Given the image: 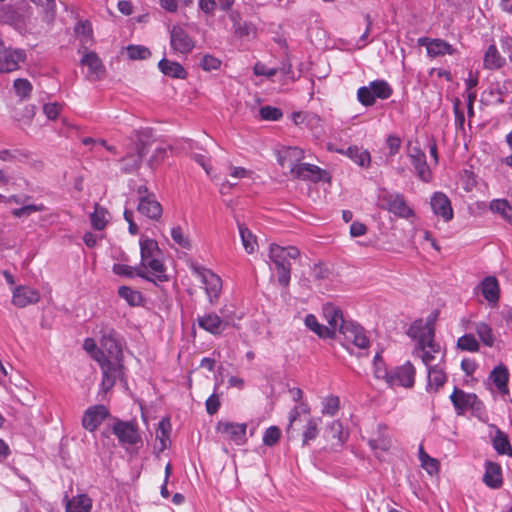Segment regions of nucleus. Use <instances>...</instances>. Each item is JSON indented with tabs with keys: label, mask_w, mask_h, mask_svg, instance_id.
I'll return each instance as SVG.
<instances>
[{
	"label": "nucleus",
	"mask_w": 512,
	"mask_h": 512,
	"mask_svg": "<svg viewBox=\"0 0 512 512\" xmlns=\"http://www.w3.org/2000/svg\"><path fill=\"white\" fill-rule=\"evenodd\" d=\"M259 114L263 120L267 121H278L283 116V113L279 108L269 105L261 107Z\"/></svg>",
	"instance_id": "nucleus-53"
},
{
	"label": "nucleus",
	"mask_w": 512,
	"mask_h": 512,
	"mask_svg": "<svg viewBox=\"0 0 512 512\" xmlns=\"http://www.w3.org/2000/svg\"><path fill=\"white\" fill-rule=\"evenodd\" d=\"M46 209L45 205L40 203V204H29V205H25L21 208H16V209H13L12 210V215L16 218H21V217H28L30 216L32 213L34 212H42Z\"/></svg>",
	"instance_id": "nucleus-51"
},
{
	"label": "nucleus",
	"mask_w": 512,
	"mask_h": 512,
	"mask_svg": "<svg viewBox=\"0 0 512 512\" xmlns=\"http://www.w3.org/2000/svg\"><path fill=\"white\" fill-rule=\"evenodd\" d=\"M110 416L109 409L102 404L88 407L82 417V426L89 432H94Z\"/></svg>",
	"instance_id": "nucleus-12"
},
{
	"label": "nucleus",
	"mask_w": 512,
	"mask_h": 512,
	"mask_svg": "<svg viewBox=\"0 0 512 512\" xmlns=\"http://www.w3.org/2000/svg\"><path fill=\"white\" fill-rule=\"evenodd\" d=\"M323 315L328 323L326 328L331 334V339L335 338L337 332H341L342 326L346 325L342 310L334 304L327 303L323 306Z\"/></svg>",
	"instance_id": "nucleus-15"
},
{
	"label": "nucleus",
	"mask_w": 512,
	"mask_h": 512,
	"mask_svg": "<svg viewBox=\"0 0 512 512\" xmlns=\"http://www.w3.org/2000/svg\"><path fill=\"white\" fill-rule=\"evenodd\" d=\"M40 300V293L34 288L27 286H18L13 291L12 303L24 308L28 305L35 304Z\"/></svg>",
	"instance_id": "nucleus-22"
},
{
	"label": "nucleus",
	"mask_w": 512,
	"mask_h": 512,
	"mask_svg": "<svg viewBox=\"0 0 512 512\" xmlns=\"http://www.w3.org/2000/svg\"><path fill=\"white\" fill-rule=\"evenodd\" d=\"M280 436V429L277 426H271L264 432L263 443L267 446H273L279 441Z\"/></svg>",
	"instance_id": "nucleus-56"
},
{
	"label": "nucleus",
	"mask_w": 512,
	"mask_h": 512,
	"mask_svg": "<svg viewBox=\"0 0 512 512\" xmlns=\"http://www.w3.org/2000/svg\"><path fill=\"white\" fill-rule=\"evenodd\" d=\"M168 150H170V148L167 146L157 147L149 159V166L152 169H155L157 166H159L167 158Z\"/></svg>",
	"instance_id": "nucleus-54"
},
{
	"label": "nucleus",
	"mask_w": 512,
	"mask_h": 512,
	"mask_svg": "<svg viewBox=\"0 0 512 512\" xmlns=\"http://www.w3.org/2000/svg\"><path fill=\"white\" fill-rule=\"evenodd\" d=\"M142 157L143 149L137 147V152L135 154H129L122 159V172L125 174H130L138 171L142 163Z\"/></svg>",
	"instance_id": "nucleus-37"
},
{
	"label": "nucleus",
	"mask_w": 512,
	"mask_h": 512,
	"mask_svg": "<svg viewBox=\"0 0 512 512\" xmlns=\"http://www.w3.org/2000/svg\"><path fill=\"white\" fill-rule=\"evenodd\" d=\"M108 211L98 203L94 206V212L91 214V225L96 230H103L107 225Z\"/></svg>",
	"instance_id": "nucleus-43"
},
{
	"label": "nucleus",
	"mask_w": 512,
	"mask_h": 512,
	"mask_svg": "<svg viewBox=\"0 0 512 512\" xmlns=\"http://www.w3.org/2000/svg\"><path fill=\"white\" fill-rule=\"evenodd\" d=\"M81 64L86 66L89 70V76L93 79H101L105 76L106 70L102 60L95 52H89L85 48Z\"/></svg>",
	"instance_id": "nucleus-27"
},
{
	"label": "nucleus",
	"mask_w": 512,
	"mask_h": 512,
	"mask_svg": "<svg viewBox=\"0 0 512 512\" xmlns=\"http://www.w3.org/2000/svg\"><path fill=\"white\" fill-rule=\"evenodd\" d=\"M386 144L389 149L390 155H395L399 152L401 147V139L396 135H389L386 139Z\"/></svg>",
	"instance_id": "nucleus-63"
},
{
	"label": "nucleus",
	"mask_w": 512,
	"mask_h": 512,
	"mask_svg": "<svg viewBox=\"0 0 512 512\" xmlns=\"http://www.w3.org/2000/svg\"><path fill=\"white\" fill-rule=\"evenodd\" d=\"M461 102L458 98H456L453 102V111L455 115V125L462 129L465 122L464 113L460 108Z\"/></svg>",
	"instance_id": "nucleus-62"
},
{
	"label": "nucleus",
	"mask_w": 512,
	"mask_h": 512,
	"mask_svg": "<svg viewBox=\"0 0 512 512\" xmlns=\"http://www.w3.org/2000/svg\"><path fill=\"white\" fill-rule=\"evenodd\" d=\"M457 348L462 351L475 353L480 350V344L478 343L473 334H465L458 338Z\"/></svg>",
	"instance_id": "nucleus-46"
},
{
	"label": "nucleus",
	"mask_w": 512,
	"mask_h": 512,
	"mask_svg": "<svg viewBox=\"0 0 512 512\" xmlns=\"http://www.w3.org/2000/svg\"><path fill=\"white\" fill-rule=\"evenodd\" d=\"M3 43L0 41V48ZM25 54L20 50L3 49L0 51V72H12L18 69L19 63L24 61Z\"/></svg>",
	"instance_id": "nucleus-21"
},
{
	"label": "nucleus",
	"mask_w": 512,
	"mask_h": 512,
	"mask_svg": "<svg viewBox=\"0 0 512 512\" xmlns=\"http://www.w3.org/2000/svg\"><path fill=\"white\" fill-rule=\"evenodd\" d=\"M27 18L26 11L10 4L0 3V22L20 28Z\"/></svg>",
	"instance_id": "nucleus-19"
},
{
	"label": "nucleus",
	"mask_w": 512,
	"mask_h": 512,
	"mask_svg": "<svg viewBox=\"0 0 512 512\" xmlns=\"http://www.w3.org/2000/svg\"><path fill=\"white\" fill-rule=\"evenodd\" d=\"M43 111L49 119L54 120L58 117L61 106L57 103H48L44 105Z\"/></svg>",
	"instance_id": "nucleus-64"
},
{
	"label": "nucleus",
	"mask_w": 512,
	"mask_h": 512,
	"mask_svg": "<svg viewBox=\"0 0 512 512\" xmlns=\"http://www.w3.org/2000/svg\"><path fill=\"white\" fill-rule=\"evenodd\" d=\"M238 229L244 249L252 254L258 247L256 236L243 223H238Z\"/></svg>",
	"instance_id": "nucleus-39"
},
{
	"label": "nucleus",
	"mask_w": 512,
	"mask_h": 512,
	"mask_svg": "<svg viewBox=\"0 0 512 512\" xmlns=\"http://www.w3.org/2000/svg\"><path fill=\"white\" fill-rule=\"evenodd\" d=\"M298 422L305 423L302 428L303 445L308 444L309 441L314 440L318 436V426L321 420L310 415V407L306 402H300L291 410L287 428L288 434H293L299 430V428H297Z\"/></svg>",
	"instance_id": "nucleus-4"
},
{
	"label": "nucleus",
	"mask_w": 512,
	"mask_h": 512,
	"mask_svg": "<svg viewBox=\"0 0 512 512\" xmlns=\"http://www.w3.org/2000/svg\"><path fill=\"white\" fill-rule=\"evenodd\" d=\"M393 93L392 87L385 80H374L368 86H362L357 90L358 101L368 107L372 106L376 99H388Z\"/></svg>",
	"instance_id": "nucleus-9"
},
{
	"label": "nucleus",
	"mask_w": 512,
	"mask_h": 512,
	"mask_svg": "<svg viewBox=\"0 0 512 512\" xmlns=\"http://www.w3.org/2000/svg\"><path fill=\"white\" fill-rule=\"evenodd\" d=\"M300 251L295 246L282 247L278 244H271L269 247V259L274 264L277 272L278 283L288 287L291 280L290 259H297Z\"/></svg>",
	"instance_id": "nucleus-5"
},
{
	"label": "nucleus",
	"mask_w": 512,
	"mask_h": 512,
	"mask_svg": "<svg viewBox=\"0 0 512 512\" xmlns=\"http://www.w3.org/2000/svg\"><path fill=\"white\" fill-rule=\"evenodd\" d=\"M140 269L144 270L145 280L154 284L167 282L166 267L163 263V252L154 239L140 238Z\"/></svg>",
	"instance_id": "nucleus-2"
},
{
	"label": "nucleus",
	"mask_w": 512,
	"mask_h": 512,
	"mask_svg": "<svg viewBox=\"0 0 512 512\" xmlns=\"http://www.w3.org/2000/svg\"><path fill=\"white\" fill-rule=\"evenodd\" d=\"M480 341L487 347H493L495 344V336L492 327L486 322H477L474 325Z\"/></svg>",
	"instance_id": "nucleus-36"
},
{
	"label": "nucleus",
	"mask_w": 512,
	"mask_h": 512,
	"mask_svg": "<svg viewBox=\"0 0 512 512\" xmlns=\"http://www.w3.org/2000/svg\"><path fill=\"white\" fill-rule=\"evenodd\" d=\"M102 336L100 339L101 346L110 354L116 355L121 354V347L117 340V333L112 328H107L101 331Z\"/></svg>",
	"instance_id": "nucleus-31"
},
{
	"label": "nucleus",
	"mask_w": 512,
	"mask_h": 512,
	"mask_svg": "<svg viewBox=\"0 0 512 512\" xmlns=\"http://www.w3.org/2000/svg\"><path fill=\"white\" fill-rule=\"evenodd\" d=\"M14 89L18 96L27 98L32 91V85L27 79L18 78L14 81Z\"/></svg>",
	"instance_id": "nucleus-55"
},
{
	"label": "nucleus",
	"mask_w": 512,
	"mask_h": 512,
	"mask_svg": "<svg viewBox=\"0 0 512 512\" xmlns=\"http://www.w3.org/2000/svg\"><path fill=\"white\" fill-rule=\"evenodd\" d=\"M419 460L423 469L428 474L434 475L439 471V462L437 459L430 457L424 450L423 446L419 447Z\"/></svg>",
	"instance_id": "nucleus-45"
},
{
	"label": "nucleus",
	"mask_w": 512,
	"mask_h": 512,
	"mask_svg": "<svg viewBox=\"0 0 512 512\" xmlns=\"http://www.w3.org/2000/svg\"><path fill=\"white\" fill-rule=\"evenodd\" d=\"M190 269L201 283L204 285L205 292L208 296L209 302L214 304L220 297L222 291V280L211 269L205 268L200 265L191 264Z\"/></svg>",
	"instance_id": "nucleus-8"
},
{
	"label": "nucleus",
	"mask_w": 512,
	"mask_h": 512,
	"mask_svg": "<svg viewBox=\"0 0 512 512\" xmlns=\"http://www.w3.org/2000/svg\"><path fill=\"white\" fill-rule=\"evenodd\" d=\"M390 374L391 373L387 371L386 365L382 360L380 353H376L374 356V376L377 379H383L388 384Z\"/></svg>",
	"instance_id": "nucleus-52"
},
{
	"label": "nucleus",
	"mask_w": 512,
	"mask_h": 512,
	"mask_svg": "<svg viewBox=\"0 0 512 512\" xmlns=\"http://www.w3.org/2000/svg\"><path fill=\"white\" fill-rule=\"evenodd\" d=\"M253 72L257 76L272 77L278 72L277 68H270L262 62H257L253 67Z\"/></svg>",
	"instance_id": "nucleus-59"
},
{
	"label": "nucleus",
	"mask_w": 512,
	"mask_h": 512,
	"mask_svg": "<svg viewBox=\"0 0 512 512\" xmlns=\"http://www.w3.org/2000/svg\"><path fill=\"white\" fill-rule=\"evenodd\" d=\"M112 271L119 276H126L129 278H133L138 276L142 279H145L146 275L143 269H140L139 265L136 267L126 265V264H114L112 267Z\"/></svg>",
	"instance_id": "nucleus-41"
},
{
	"label": "nucleus",
	"mask_w": 512,
	"mask_h": 512,
	"mask_svg": "<svg viewBox=\"0 0 512 512\" xmlns=\"http://www.w3.org/2000/svg\"><path fill=\"white\" fill-rule=\"evenodd\" d=\"M126 50L131 60H145L151 56L150 50L143 45H129Z\"/></svg>",
	"instance_id": "nucleus-49"
},
{
	"label": "nucleus",
	"mask_w": 512,
	"mask_h": 512,
	"mask_svg": "<svg viewBox=\"0 0 512 512\" xmlns=\"http://www.w3.org/2000/svg\"><path fill=\"white\" fill-rule=\"evenodd\" d=\"M407 334L417 340L414 353L421 358L426 368L433 366L438 356L440 358L438 363L445 362V353L434 340L435 330L431 322L416 320L409 327Z\"/></svg>",
	"instance_id": "nucleus-1"
},
{
	"label": "nucleus",
	"mask_w": 512,
	"mask_h": 512,
	"mask_svg": "<svg viewBox=\"0 0 512 512\" xmlns=\"http://www.w3.org/2000/svg\"><path fill=\"white\" fill-rule=\"evenodd\" d=\"M92 508V499L86 494H80L66 503V512H89Z\"/></svg>",
	"instance_id": "nucleus-35"
},
{
	"label": "nucleus",
	"mask_w": 512,
	"mask_h": 512,
	"mask_svg": "<svg viewBox=\"0 0 512 512\" xmlns=\"http://www.w3.org/2000/svg\"><path fill=\"white\" fill-rule=\"evenodd\" d=\"M481 293L485 300L492 306H496L500 299V286L496 277L487 276L479 285Z\"/></svg>",
	"instance_id": "nucleus-24"
},
{
	"label": "nucleus",
	"mask_w": 512,
	"mask_h": 512,
	"mask_svg": "<svg viewBox=\"0 0 512 512\" xmlns=\"http://www.w3.org/2000/svg\"><path fill=\"white\" fill-rule=\"evenodd\" d=\"M369 445L374 450L387 451L390 448L391 442L387 436L381 435L377 439L369 440Z\"/></svg>",
	"instance_id": "nucleus-60"
},
{
	"label": "nucleus",
	"mask_w": 512,
	"mask_h": 512,
	"mask_svg": "<svg viewBox=\"0 0 512 512\" xmlns=\"http://www.w3.org/2000/svg\"><path fill=\"white\" fill-rule=\"evenodd\" d=\"M430 205L433 213L439 216L445 222H449L454 217L451 201L448 196L443 192H435L430 200Z\"/></svg>",
	"instance_id": "nucleus-16"
},
{
	"label": "nucleus",
	"mask_w": 512,
	"mask_h": 512,
	"mask_svg": "<svg viewBox=\"0 0 512 512\" xmlns=\"http://www.w3.org/2000/svg\"><path fill=\"white\" fill-rule=\"evenodd\" d=\"M158 68L164 75L172 78L185 79L188 75L187 71L180 63L170 61L166 58L159 61Z\"/></svg>",
	"instance_id": "nucleus-32"
},
{
	"label": "nucleus",
	"mask_w": 512,
	"mask_h": 512,
	"mask_svg": "<svg viewBox=\"0 0 512 512\" xmlns=\"http://www.w3.org/2000/svg\"><path fill=\"white\" fill-rule=\"evenodd\" d=\"M336 152L344 154L361 167H369L371 156L368 150L359 148L358 146H350L347 150L336 149Z\"/></svg>",
	"instance_id": "nucleus-30"
},
{
	"label": "nucleus",
	"mask_w": 512,
	"mask_h": 512,
	"mask_svg": "<svg viewBox=\"0 0 512 512\" xmlns=\"http://www.w3.org/2000/svg\"><path fill=\"white\" fill-rule=\"evenodd\" d=\"M447 382L444 362L427 367V391L438 392Z\"/></svg>",
	"instance_id": "nucleus-20"
},
{
	"label": "nucleus",
	"mask_w": 512,
	"mask_h": 512,
	"mask_svg": "<svg viewBox=\"0 0 512 512\" xmlns=\"http://www.w3.org/2000/svg\"><path fill=\"white\" fill-rule=\"evenodd\" d=\"M415 377L416 368L410 361H407L403 365L396 367L390 374L388 386L391 388L395 386L412 388L415 384Z\"/></svg>",
	"instance_id": "nucleus-10"
},
{
	"label": "nucleus",
	"mask_w": 512,
	"mask_h": 512,
	"mask_svg": "<svg viewBox=\"0 0 512 512\" xmlns=\"http://www.w3.org/2000/svg\"><path fill=\"white\" fill-rule=\"evenodd\" d=\"M216 430L223 436L225 440L231 441L236 445H243L247 441V424L245 423L219 421L217 423Z\"/></svg>",
	"instance_id": "nucleus-11"
},
{
	"label": "nucleus",
	"mask_w": 512,
	"mask_h": 512,
	"mask_svg": "<svg viewBox=\"0 0 512 512\" xmlns=\"http://www.w3.org/2000/svg\"><path fill=\"white\" fill-rule=\"evenodd\" d=\"M200 66L205 71L217 70L221 66V60L210 54H206L202 57Z\"/></svg>",
	"instance_id": "nucleus-57"
},
{
	"label": "nucleus",
	"mask_w": 512,
	"mask_h": 512,
	"mask_svg": "<svg viewBox=\"0 0 512 512\" xmlns=\"http://www.w3.org/2000/svg\"><path fill=\"white\" fill-rule=\"evenodd\" d=\"M118 295L130 306H140L144 301L142 293L129 286H120L118 289Z\"/></svg>",
	"instance_id": "nucleus-38"
},
{
	"label": "nucleus",
	"mask_w": 512,
	"mask_h": 512,
	"mask_svg": "<svg viewBox=\"0 0 512 512\" xmlns=\"http://www.w3.org/2000/svg\"><path fill=\"white\" fill-rule=\"evenodd\" d=\"M490 378L501 393L508 394L509 373L504 365L496 366L490 373Z\"/></svg>",
	"instance_id": "nucleus-34"
},
{
	"label": "nucleus",
	"mask_w": 512,
	"mask_h": 512,
	"mask_svg": "<svg viewBox=\"0 0 512 512\" xmlns=\"http://www.w3.org/2000/svg\"><path fill=\"white\" fill-rule=\"evenodd\" d=\"M205 406L209 415H214L217 413L220 408L219 396L217 394L210 395L205 402Z\"/></svg>",
	"instance_id": "nucleus-61"
},
{
	"label": "nucleus",
	"mask_w": 512,
	"mask_h": 512,
	"mask_svg": "<svg viewBox=\"0 0 512 512\" xmlns=\"http://www.w3.org/2000/svg\"><path fill=\"white\" fill-rule=\"evenodd\" d=\"M198 326L213 336H220L227 327V321L223 320L215 312H209L197 318Z\"/></svg>",
	"instance_id": "nucleus-18"
},
{
	"label": "nucleus",
	"mask_w": 512,
	"mask_h": 512,
	"mask_svg": "<svg viewBox=\"0 0 512 512\" xmlns=\"http://www.w3.org/2000/svg\"><path fill=\"white\" fill-rule=\"evenodd\" d=\"M340 408V400L338 396L330 395L323 401L322 414L334 416Z\"/></svg>",
	"instance_id": "nucleus-50"
},
{
	"label": "nucleus",
	"mask_w": 512,
	"mask_h": 512,
	"mask_svg": "<svg viewBox=\"0 0 512 512\" xmlns=\"http://www.w3.org/2000/svg\"><path fill=\"white\" fill-rule=\"evenodd\" d=\"M492 212L498 213L504 220L512 225V208L506 199H495L490 203Z\"/></svg>",
	"instance_id": "nucleus-42"
},
{
	"label": "nucleus",
	"mask_w": 512,
	"mask_h": 512,
	"mask_svg": "<svg viewBox=\"0 0 512 512\" xmlns=\"http://www.w3.org/2000/svg\"><path fill=\"white\" fill-rule=\"evenodd\" d=\"M305 325L306 327L313 331L317 336L320 338H330L331 334L329 333V330L326 328L325 325H322L318 322L317 318L313 314H308L305 317Z\"/></svg>",
	"instance_id": "nucleus-44"
},
{
	"label": "nucleus",
	"mask_w": 512,
	"mask_h": 512,
	"mask_svg": "<svg viewBox=\"0 0 512 512\" xmlns=\"http://www.w3.org/2000/svg\"><path fill=\"white\" fill-rule=\"evenodd\" d=\"M450 400L458 415L463 414L468 408L473 407L477 396L474 393H466L463 390L455 387Z\"/></svg>",
	"instance_id": "nucleus-26"
},
{
	"label": "nucleus",
	"mask_w": 512,
	"mask_h": 512,
	"mask_svg": "<svg viewBox=\"0 0 512 512\" xmlns=\"http://www.w3.org/2000/svg\"><path fill=\"white\" fill-rule=\"evenodd\" d=\"M137 210L143 216L151 220H159L163 214L162 205L156 199L155 194L140 196Z\"/></svg>",
	"instance_id": "nucleus-17"
},
{
	"label": "nucleus",
	"mask_w": 512,
	"mask_h": 512,
	"mask_svg": "<svg viewBox=\"0 0 512 512\" xmlns=\"http://www.w3.org/2000/svg\"><path fill=\"white\" fill-rule=\"evenodd\" d=\"M378 206L399 218L408 219L415 215L413 208L408 205L402 194L389 192L386 189L378 195Z\"/></svg>",
	"instance_id": "nucleus-7"
},
{
	"label": "nucleus",
	"mask_w": 512,
	"mask_h": 512,
	"mask_svg": "<svg viewBox=\"0 0 512 512\" xmlns=\"http://www.w3.org/2000/svg\"><path fill=\"white\" fill-rule=\"evenodd\" d=\"M340 334L343 335L346 342L354 344L360 349H366L369 346V339L366 336L365 330L362 326L352 321L342 326Z\"/></svg>",
	"instance_id": "nucleus-14"
},
{
	"label": "nucleus",
	"mask_w": 512,
	"mask_h": 512,
	"mask_svg": "<svg viewBox=\"0 0 512 512\" xmlns=\"http://www.w3.org/2000/svg\"><path fill=\"white\" fill-rule=\"evenodd\" d=\"M170 423L167 420H161L156 430V439L160 441V450L167 448L169 443Z\"/></svg>",
	"instance_id": "nucleus-47"
},
{
	"label": "nucleus",
	"mask_w": 512,
	"mask_h": 512,
	"mask_svg": "<svg viewBox=\"0 0 512 512\" xmlns=\"http://www.w3.org/2000/svg\"><path fill=\"white\" fill-rule=\"evenodd\" d=\"M112 431L123 445H134L141 440L137 426L129 421L117 420L112 427Z\"/></svg>",
	"instance_id": "nucleus-13"
},
{
	"label": "nucleus",
	"mask_w": 512,
	"mask_h": 512,
	"mask_svg": "<svg viewBox=\"0 0 512 512\" xmlns=\"http://www.w3.org/2000/svg\"><path fill=\"white\" fill-rule=\"evenodd\" d=\"M409 158L418 177L422 181L428 182L431 179V172L426 162L425 153L420 148L414 147L409 153Z\"/></svg>",
	"instance_id": "nucleus-25"
},
{
	"label": "nucleus",
	"mask_w": 512,
	"mask_h": 512,
	"mask_svg": "<svg viewBox=\"0 0 512 512\" xmlns=\"http://www.w3.org/2000/svg\"><path fill=\"white\" fill-rule=\"evenodd\" d=\"M301 158H303V151L296 147H290L280 156L279 164L283 168L289 169L293 178L314 182L321 180L322 170L318 166L309 163H294V161H298Z\"/></svg>",
	"instance_id": "nucleus-3"
},
{
	"label": "nucleus",
	"mask_w": 512,
	"mask_h": 512,
	"mask_svg": "<svg viewBox=\"0 0 512 512\" xmlns=\"http://www.w3.org/2000/svg\"><path fill=\"white\" fill-rule=\"evenodd\" d=\"M483 482L492 489H498L502 486V469L501 466L494 462H487L485 465V473Z\"/></svg>",
	"instance_id": "nucleus-29"
},
{
	"label": "nucleus",
	"mask_w": 512,
	"mask_h": 512,
	"mask_svg": "<svg viewBox=\"0 0 512 512\" xmlns=\"http://www.w3.org/2000/svg\"><path fill=\"white\" fill-rule=\"evenodd\" d=\"M93 359L100 365L102 371L101 388L105 393L114 387L117 380L127 384L125 367L119 357H116V360L113 361L106 358L104 352H96V355H93Z\"/></svg>",
	"instance_id": "nucleus-6"
},
{
	"label": "nucleus",
	"mask_w": 512,
	"mask_h": 512,
	"mask_svg": "<svg viewBox=\"0 0 512 512\" xmlns=\"http://www.w3.org/2000/svg\"><path fill=\"white\" fill-rule=\"evenodd\" d=\"M492 444L497 453L501 455H509L512 456V447L510 445V441L508 436L501 430H497L496 434L492 440Z\"/></svg>",
	"instance_id": "nucleus-40"
},
{
	"label": "nucleus",
	"mask_w": 512,
	"mask_h": 512,
	"mask_svg": "<svg viewBox=\"0 0 512 512\" xmlns=\"http://www.w3.org/2000/svg\"><path fill=\"white\" fill-rule=\"evenodd\" d=\"M505 63L495 44H491L484 54L483 67L487 70H496Z\"/></svg>",
	"instance_id": "nucleus-33"
},
{
	"label": "nucleus",
	"mask_w": 512,
	"mask_h": 512,
	"mask_svg": "<svg viewBox=\"0 0 512 512\" xmlns=\"http://www.w3.org/2000/svg\"><path fill=\"white\" fill-rule=\"evenodd\" d=\"M171 238L173 241L183 249H190L191 243L189 237L185 234L181 226L177 225L171 229Z\"/></svg>",
	"instance_id": "nucleus-48"
},
{
	"label": "nucleus",
	"mask_w": 512,
	"mask_h": 512,
	"mask_svg": "<svg viewBox=\"0 0 512 512\" xmlns=\"http://www.w3.org/2000/svg\"><path fill=\"white\" fill-rule=\"evenodd\" d=\"M31 1L34 2L38 6H41L45 10L46 18L48 21H51L54 18L55 12H56L55 0H31Z\"/></svg>",
	"instance_id": "nucleus-58"
},
{
	"label": "nucleus",
	"mask_w": 512,
	"mask_h": 512,
	"mask_svg": "<svg viewBox=\"0 0 512 512\" xmlns=\"http://www.w3.org/2000/svg\"><path fill=\"white\" fill-rule=\"evenodd\" d=\"M170 45L175 54L186 55L195 47V41L189 34H170Z\"/></svg>",
	"instance_id": "nucleus-28"
},
{
	"label": "nucleus",
	"mask_w": 512,
	"mask_h": 512,
	"mask_svg": "<svg viewBox=\"0 0 512 512\" xmlns=\"http://www.w3.org/2000/svg\"><path fill=\"white\" fill-rule=\"evenodd\" d=\"M418 44L426 47L427 53L431 57L453 54L454 52L452 46L442 39L422 37L418 39Z\"/></svg>",
	"instance_id": "nucleus-23"
}]
</instances>
